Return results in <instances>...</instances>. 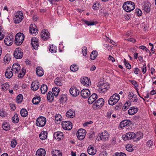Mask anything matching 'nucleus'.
Wrapping results in <instances>:
<instances>
[{"instance_id":"1","label":"nucleus","mask_w":156,"mask_h":156,"mask_svg":"<svg viewBox=\"0 0 156 156\" xmlns=\"http://www.w3.org/2000/svg\"><path fill=\"white\" fill-rule=\"evenodd\" d=\"M135 4L131 1H127L125 2L123 5V8L126 12H130L135 8Z\"/></svg>"},{"instance_id":"2","label":"nucleus","mask_w":156,"mask_h":156,"mask_svg":"<svg viewBox=\"0 0 156 156\" xmlns=\"http://www.w3.org/2000/svg\"><path fill=\"white\" fill-rule=\"evenodd\" d=\"M24 35L21 33H18L16 35L14 42L17 45H21L24 40Z\"/></svg>"},{"instance_id":"3","label":"nucleus","mask_w":156,"mask_h":156,"mask_svg":"<svg viewBox=\"0 0 156 156\" xmlns=\"http://www.w3.org/2000/svg\"><path fill=\"white\" fill-rule=\"evenodd\" d=\"M120 97L118 94H115L109 98L108 102L109 104L113 105L116 104L119 100Z\"/></svg>"},{"instance_id":"4","label":"nucleus","mask_w":156,"mask_h":156,"mask_svg":"<svg viewBox=\"0 0 156 156\" xmlns=\"http://www.w3.org/2000/svg\"><path fill=\"white\" fill-rule=\"evenodd\" d=\"M104 100L102 98H100L97 100L93 105V108L94 110L100 109L103 105Z\"/></svg>"},{"instance_id":"5","label":"nucleus","mask_w":156,"mask_h":156,"mask_svg":"<svg viewBox=\"0 0 156 156\" xmlns=\"http://www.w3.org/2000/svg\"><path fill=\"white\" fill-rule=\"evenodd\" d=\"M100 82L98 84V86H99V88L98 89V90L100 92H102L103 93L105 92L110 87L109 84L107 83H104L101 84V82Z\"/></svg>"},{"instance_id":"6","label":"nucleus","mask_w":156,"mask_h":156,"mask_svg":"<svg viewBox=\"0 0 156 156\" xmlns=\"http://www.w3.org/2000/svg\"><path fill=\"white\" fill-rule=\"evenodd\" d=\"M14 21L16 23H20L23 18V14L21 11L18 12L15 14Z\"/></svg>"},{"instance_id":"7","label":"nucleus","mask_w":156,"mask_h":156,"mask_svg":"<svg viewBox=\"0 0 156 156\" xmlns=\"http://www.w3.org/2000/svg\"><path fill=\"white\" fill-rule=\"evenodd\" d=\"M46 122V119L44 117L40 116L37 118L36 121V124L37 126L42 127L45 125Z\"/></svg>"},{"instance_id":"8","label":"nucleus","mask_w":156,"mask_h":156,"mask_svg":"<svg viewBox=\"0 0 156 156\" xmlns=\"http://www.w3.org/2000/svg\"><path fill=\"white\" fill-rule=\"evenodd\" d=\"M23 52L21 48H16L14 52V56L16 59H20L23 56Z\"/></svg>"},{"instance_id":"9","label":"nucleus","mask_w":156,"mask_h":156,"mask_svg":"<svg viewBox=\"0 0 156 156\" xmlns=\"http://www.w3.org/2000/svg\"><path fill=\"white\" fill-rule=\"evenodd\" d=\"M86 131L83 129H79L76 134L78 139L80 140L83 139L86 135Z\"/></svg>"},{"instance_id":"10","label":"nucleus","mask_w":156,"mask_h":156,"mask_svg":"<svg viewBox=\"0 0 156 156\" xmlns=\"http://www.w3.org/2000/svg\"><path fill=\"white\" fill-rule=\"evenodd\" d=\"M62 125L63 129L66 130H70L72 127V123L69 121H63Z\"/></svg>"},{"instance_id":"11","label":"nucleus","mask_w":156,"mask_h":156,"mask_svg":"<svg viewBox=\"0 0 156 156\" xmlns=\"http://www.w3.org/2000/svg\"><path fill=\"white\" fill-rule=\"evenodd\" d=\"M80 82L83 85L86 87L91 85L90 81L87 77H82L80 79Z\"/></svg>"},{"instance_id":"12","label":"nucleus","mask_w":156,"mask_h":156,"mask_svg":"<svg viewBox=\"0 0 156 156\" xmlns=\"http://www.w3.org/2000/svg\"><path fill=\"white\" fill-rule=\"evenodd\" d=\"M70 94L73 97H76L79 95L80 93L79 90L74 86L72 87L69 90Z\"/></svg>"},{"instance_id":"13","label":"nucleus","mask_w":156,"mask_h":156,"mask_svg":"<svg viewBox=\"0 0 156 156\" xmlns=\"http://www.w3.org/2000/svg\"><path fill=\"white\" fill-rule=\"evenodd\" d=\"M109 135L105 131L99 135V137L100 139L103 141H106L108 139Z\"/></svg>"},{"instance_id":"14","label":"nucleus","mask_w":156,"mask_h":156,"mask_svg":"<svg viewBox=\"0 0 156 156\" xmlns=\"http://www.w3.org/2000/svg\"><path fill=\"white\" fill-rule=\"evenodd\" d=\"M80 94L83 98H86L88 97V96L90 95V93L88 89H83L81 91Z\"/></svg>"},{"instance_id":"15","label":"nucleus","mask_w":156,"mask_h":156,"mask_svg":"<svg viewBox=\"0 0 156 156\" xmlns=\"http://www.w3.org/2000/svg\"><path fill=\"white\" fill-rule=\"evenodd\" d=\"M39 43L37 39L34 37L31 39V44L35 49H37L39 46Z\"/></svg>"},{"instance_id":"16","label":"nucleus","mask_w":156,"mask_h":156,"mask_svg":"<svg viewBox=\"0 0 156 156\" xmlns=\"http://www.w3.org/2000/svg\"><path fill=\"white\" fill-rule=\"evenodd\" d=\"M11 67H9L6 69L5 75L6 78L9 79L12 77L13 75V72L10 69Z\"/></svg>"},{"instance_id":"17","label":"nucleus","mask_w":156,"mask_h":156,"mask_svg":"<svg viewBox=\"0 0 156 156\" xmlns=\"http://www.w3.org/2000/svg\"><path fill=\"white\" fill-rule=\"evenodd\" d=\"M98 96L96 94L94 93L92 94L88 98V103L89 104H92L96 100Z\"/></svg>"},{"instance_id":"18","label":"nucleus","mask_w":156,"mask_h":156,"mask_svg":"<svg viewBox=\"0 0 156 156\" xmlns=\"http://www.w3.org/2000/svg\"><path fill=\"white\" fill-rule=\"evenodd\" d=\"M54 136L55 139L60 140L62 139L63 137V133L61 132H58L55 133L54 134Z\"/></svg>"},{"instance_id":"19","label":"nucleus","mask_w":156,"mask_h":156,"mask_svg":"<svg viewBox=\"0 0 156 156\" xmlns=\"http://www.w3.org/2000/svg\"><path fill=\"white\" fill-rule=\"evenodd\" d=\"M20 69V65L17 63H15L13 64L12 68L11 69L13 72H14L15 73H17Z\"/></svg>"},{"instance_id":"20","label":"nucleus","mask_w":156,"mask_h":156,"mask_svg":"<svg viewBox=\"0 0 156 156\" xmlns=\"http://www.w3.org/2000/svg\"><path fill=\"white\" fill-rule=\"evenodd\" d=\"M13 42V39L10 38L9 37L7 36L4 39V42L7 46L11 45Z\"/></svg>"},{"instance_id":"21","label":"nucleus","mask_w":156,"mask_h":156,"mask_svg":"<svg viewBox=\"0 0 156 156\" xmlns=\"http://www.w3.org/2000/svg\"><path fill=\"white\" fill-rule=\"evenodd\" d=\"M39 83L38 82L33 81L31 85V88L34 91H36L39 88Z\"/></svg>"},{"instance_id":"22","label":"nucleus","mask_w":156,"mask_h":156,"mask_svg":"<svg viewBox=\"0 0 156 156\" xmlns=\"http://www.w3.org/2000/svg\"><path fill=\"white\" fill-rule=\"evenodd\" d=\"M46 151L44 149L41 148L38 149L36 152V156H45Z\"/></svg>"},{"instance_id":"23","label":"nucleus","mask_w":156,"mask_h":156,"mask_svg":"<svg viewBox=\"0 0 156 156\" xmlns=\"http://www.w3.org/2000/svg\"><path fill=\"white\" fill-rule=\"evenodd\" d=\"M87 152L89 154L93 155L96 154V150L94 148V147L90 146L88 148Z\"/></svg>"},{"instance_id":"24","label":"nucleus","mask_w":156,"mask_h":156,"mask_svg":"<svg viewBox=\"0 0 156 156\" xmlns=\"http://www.w3.org/2000/svg\"><path fill=\"white\" fill-rule=\"evenodd\" d=\"M131 122L129 120H125L122 121L120 124V126L121 128H123L128 125L131 124Z\"/></svg>"},{"instance_id":"25","label":"nucleus","mask_w":156,"mask_h":156,"mask_svg":"<svg viewBox=\"0 0 156 156\" xmlns=\"http://www.w3.org/2000/svg\"><path fill=\"white\" fill-rule=\"evenodd\" d=\"M41 36L44 40H46L49 37V34L48 31H42L41 33Z\"/></svg>"},{"instance_id":"26","label":"nucleus","mask_w":156,"mask_h":156,"mask_svg":"<svg viewBox=\"0 0 156 156\" xmlns=\"http://www.w3.org/2000/svg\"><path fill=\"white\" fill-rule=\"evenodd\" d=\"M138 111L137 108L134 107H131L128 111V114L130 115H133Z\"/></svg>"},{"instance_id":"27","label":"nucleus","mask_w":156,"mask_h":156,"mask_svg":"<svg viewBox=\"0 0 156 156\" xmlns=\"http://www.w3.org/2000/svg\"><path fill=\"white\" fill-rule=\"evenodd\" d=\"M36 73L37 75L39 76H42L44 74V72L42 69V68L40 67H38L36 69Z\"/></svg>"},{"instance_id":"28","label":"nucleus","mask_w":156,"mask_h":156,"mask_svg":"<svg viewBox=\"0 0 156 156\" xmlns=\"http://www.w3.org/2000/svg\"><path fill=\"white\" fill-rule=\"evenodd\" d=\"M143 136V133L141 132H138L136 134L135 133L134 138L135 139L136 141H138L140 139L142 138Z\"/></svg>"},{"instance_id":"29","label":"nucleus","mask_w":156,"mask_h":156,"mask_svg":"<svg viewBox=\"0 0 156 156\" xmlns=\"http://www.w3.org/2000/svg\"><path fill=\"white\" fill-rule=\"evenodd\" d=\"M47 133L46 131H42L40 134V138L42 140H44L47 138Z\"/></svg>"},{"instance_id":"30","label":"nucleus","mask_w":156,"mask_h":156,"mask_svg":"<svg viewBox=\"0 0 156 156\" xmlns=\"http://www.w3.org/2000/svg\"><path fill=\"white\" fill-rule=\"evenodd\" d=\"M41 100V98L39 96H37L34 97L32 100V102L34 104L37 105Z\"/></svg>"},{"instance_id":"31","label":"nucleus","mask_w":156,"mask_h":156,"mask_svg":"<svg viewBox=\"0 0 156 156\" xmlns=\"http://www.w3.org/2000/svg\"><path fill=\"white\" fill-rule=\"evenodd\" d=\"M75 115L74 112L71 110H69L66 113V116L67 117L73 118Z\"/></svg>"},{"instance_id":"32","label":"nucleus","mask_w":156,"mask_h":156,"mask_svg":"<svg viewBox=\"0 0 156 156\" xmlns=\"http://www.w3.org/2000/svg\"><path fill=\"white\" fill-rule=\"evenodd\" d=\"M36 28H34L33 27V24H31L30 27L29 31L31 34H36V33H37L38 30L36 29Z\"/></svg>"},{"instance_id":"33","label":"nucleus","mask_w":156,"mask_h":156,"mask_svg":"<svg viewBox=\"0 0 156 156\" xmlns=\"http://www.w3.org/2000/svg\"><path fill=\"white\" fill-rule=\"evenodd\" d=\"M51 154L53 156H62V153L58 150H53L51 152Z\"/></svg>"},{"instance_id":"34","label":"nucleus","mask_w":156,"mask_h":156,"mask_svg":"<svg viewBox=\"0 0 156 156\" xmlns=\"http://www.w3.org/2000/svg\"><path fill=\"white\" fill-rule=\"evenodd\" d=\"M97 55L98 52L97 51L95 50L93 51L90 55V59L92 60L95 59L97 57Z\"/></svg>"},{"instance_id":"35","label":"nucleus","mask_w":156,"mask_h":156,"mask_svg":"<svg viewBox=\"0 0 156 156\" xmlns=\"http://www.w3.org/2000/svg\"><path fill=\"white\" fill-rule=\"evenodd\" d=\"M48 90L47 86L45 84H43L41 87V90L42 94H44Z\"/></svg>"},{"instance_id":"36","label":"nucleus","mask_w":156,"mask_h":156,"mask_svg":"<svg viewBox=\"0 0 156 156\" xmlns=\"http://www.w3.org/2000/svg\"><path fill=\"white\" fill-rule=\"evenodd\" d=\"M135 133L133 132H130L126 134V136L128 137L127 138L129 140L134 138Z\"/></svg>"},{"instance_id":"37","label":"nucleus","mask_w":156,"mask_h":156,"mask_svg":"<svg viewBox=\"0 0 156 156\" xmlns=\"http://www.w3.org/2000/svg\"><path fill=\"white\" fill-rule=\"evenodd\" d=\"M20 114L22 116L26 117L28 115V112L26 109L23 108L20 111Z\"/></svg>"},{"instance_id":"38","label":"nucleus","mask_w":156,"mask_h":156,"mask_svg":"<svg viewBox=\"0 0 156 156\" xmlns=\"http://www.w3.org/2000/svg\"><path fill=\"white\" fill-rule=\"evenodd\" d=\"M12 121L14 123H17L19 121V117L17 113H16L12 119Z\"/></svg>"},{"instance_id":"39","label":"nucleus","mask_w":156,"mask_h":156,"mask_svg":"<svg viewBox=\"0 0 156 156\" xmlns=\"http://www.w3.org/2000/svg\"><path fill=\"white\" fill-rule=\"evenodd\" d=\"M55 83L56 85L59 86H61L62 85V84L61 79L60 78L58 77H57L55 79Z\"/></svg>"},{"instance_id":"40","label":"nucleus","mask_w":156,"mask_h":156,"mask_svg":"<svg viewBox=\"0 0 156 156\" xmlns=\"http://www.w3.org/2000/svg\"><path fill=\"white\" fill-rule=\"evenodd\" d=\"M47 98L48 100L50 101H52L53 100L54 97L52 92L51 91H49L48 94Z\"/></svg>"},{"instance_id":"41","label":"nucleus","mask_w":156,"mask_h":156,"mask_svg":"<svg viewBox=\"0 0 156 156\" xmlns=\"http://www.w3.org/2000/svg\"><path fill=\"white\" fill-rule=\"evenodd\" d=\"M52 91L54 93V95L57 96L59 92L60 91V89L58 88V87H55L52 88Z\"/></svg>"},{"instance_id":"42","label":"nucleus","mask_w":156,"mask_h":156,"mask_svg":"<svg viewBox=\"0 0 156 156\" xmlns=\"http://www.w3.org/2000/svg\"><path fill=\"white\" fill-rule=\"evenodd\" d=\"M2 127L4 130L7 131L9 130V126L7 123L4 122L2 124Z\"/></svg>"},{"instance_id":"43","label":"nucleus","mask_w":156,"mask_h":156,"mask_svg":"<svg viewBox=\"0 0 156 156\" xmlns=\"http://www.w3.org/2000/svg\"><path fill=\"white\" fill-rule=\"evenodd\" d=\"M49 50L52 53H55L57 51V49L52 44L49 47Z\"/></svg>"},{"instance_id":"44","label":"nucleus","mask_w":156,"mask_h":156,"mask_svg":"<svg viewBox=\"0 0 156 156\" xmlns=\"http://www.w3.org/2000/svg\"><path fill=\"white\" fill-rule=\"evenodd\" d=\"M78 69L77 66L75 64L72 65L70 67L71 70L74 72L77 71Z\"/></svg>"},{"instance_id":"45","label":"nucleus","mask_w":156,"mask_h":156,"mask_svg":"<svg viewBox=\"0 0 156 156\" xmlns=\"http://www.w3.org/2000/svg\"><path fill=\"white\" fill-rule=\"evenodd\" d=\"M11 57L9 54H7L4 57V59L5 62L8 63L11 60Z\"/></svg>"},{"instance_id":"46","label":"nucleus","mask_w":156,"mask_h":156,"mask_svg":"<svg viewBox=\"0 0 156 156\" xmlns=\"http://www.w3.org/2000/svg\"><path fill=\"white\" fill-rule=\"evenodd\" d=\"M23 96L21 94L18 95L16 98V101L18 103H21L23 100Z\"/></svg>"},{"instance_id":"47","label":"nucleus","mask_w":156,"mask_h":156,"mask_svg":"<svg viewBox=\"0 0 156 156\" xmlns=\"http://www.w3.org/2000/svg\"><path fill=\"white\" fill-rule=\"evenodd\" d=\"M62 117L59 114H57L55 116V120L57 122H60L62 120Z\"/></svg>"},{"instance_id":"48","label":"nucleus","mask_w":156,"mask_h":156,"mask_svg":"<svg viewBox=\"0 0 156 156\" xmlns=\"http://www.w3.org/2000/svg\"><path fill=\"white\" fill-rule=\"evenodd\" d=\"M2 89L6 90L9 88V84L7 83H5L2 84L1 86Z\"/></svg>"},{"instance_id":"49","label":"nucleus","mask_w":156,"mask_h":156,"mask_svg":"<svg viewBox=\"0 0 156 156\" xmlns=\"http://www.w3.org/2000/svg\"><path fill=\"white\" fill-rule=\"evenodd\" d=\"M124 63L126 67L128 69H130L131 68V65L127 61H126L125 59H124Z\"/></svg>"},{"instance_id":"50","label":"nucleus","mask_w":156,"mask_h":156,"mask_svg":"<svg viewBox=\"0 0 156 156\" xmlns=\"http://www.w3.org/2000/svg\"><path fill=\"white\" fill-rule=\"evenodd\" d=\"M84 23L86 24L88 26L93 25L94 24L95 22H94L89 21H88L83 20Z\"/></svg>"},{"instance_id":"51","label":"nucleus","mask_w":156,"mask_h":156,"mask_svg":"<svg viewBox=\"0 0 156 156\" xmlns=\"http://www.w3.org/2000/svg\"><path fill=\"white\" fill-rule=\"evenodd\" d=\"M17 144V142L15 139H12L11 142V146L12 147H15Z\"/></svg>"},{"instance_id":"52","label":"nucleus","mask_w":156,"mask_h":156,"mask_svg":"<svg viewBox=\"0 0 156 156\" xmlns=\"http://www.w3.org/2000/svg\"><path fill=\"white\" fill-rule=\"evenodd\" d=\"M6 112L2 109L0 110V115L1 117H5L6 116Z\"/></svg>"},{"instance_id":"53","label":"nucleus","mask_w":156,"mask_h":156,"mask_svg":"<svg viewBox=\"0 0 156 156\" xmlns=\"http://www.w3.org/2000/svg\"><path fill=\"white\" fill-rule=\"evenodd\" d=\"M135 12L136 14L137 15L139 16H141L142 14L141 11L138 9H136Z\"/></svg>"},{"instance_id":"54","label":"nucleus","mask_w":156,"mask_h":156,"mask_svg":"<svg viewBox=\"0 0 156 156\" xmlns=\"http://www.w3.org/2000/svg\"><path fill=\"white\" fill-rule=\"evenodd\" d=\"M126 149L127 151L129 152H131L133 150L131 145H127L126 147Z\"/></svg>"},{"instance_id":"55","label":"nucleus","mask_w":156,"mask_h":156,"mask_svg":"<svg viewBox=\"0 0 156 156\" xmlns=\"http://www.w3.org/2000/svg\"><path fill=\"white\" fill-rule=\"evenodd\" d=\"M87 48L84 46L83 48L82 52L84 56L86 55L87 54Z\"/></svg>"},{"instance_id":"56","label":"nucleus","mask_w":156,"mask_h":156,"mask_svg":"<svg viewBox=\"0 0 156 156\" xmlns=\"http://www.w3.org/2000/svg\"><path fill=\"white\" fill-rule=\"evenodd\" d=\"M24 71H25V70L24 69H23L22 70V71H21L19 74L18 75V77H19L21 78H22L23 76H24Z\"/></svg>"},{"instance_id":"57","label":"nucleus","mask_w":156,"mask_h":156,"mask_svg":"<svg viewBox=\"0 0 156 156\" xmlns=\"http://www.w3.org/2000/svg\"><path fill=\"white\" fill-rule=\"evenodd\" d=\"M115 156H126V154L123 153H115Z\"/></svg>"},{"instance_id":"58","label":"nucleus","mask_w":156,"mask_h":156,"mask_svg":"<svg viewBox=\"0 0 156 156\" xmlns=\"http://www.w3.org/2000/svg\"><path fill=\"white\" fill-rule=\"evenodd\" d=\"M129 81L135 87H137V84L136 81L134 80H129Z\"/></svg>"},{"instance_id":"59","label":"nucleus","mask_w":156,"mask_h":156,"mask_svg":"<svg viewBox=\"0 0 156 156\" xmlns=\"http://www.w3.org/2000/svg\"><path fill=\"white\" fill-rule=\"evenodd\" d=\"M126 40L128 41H129L133 43L136 42V40L133 38L127 39Z\"/></svg>"},{"instance_id":"60","label":"nucleus","mask_w":156,"mask_h":156,"mask_svg":"<svg viewBox=\"0 0 156 156\" xmlns=\"http://www.w3.org/2000/svg\"><path fill=\"white\" fill-rule=\"evenodd\" d=\"M107 154L105 151L101 152L99 154V156H107Z\"/></svg>"},{"instance_id":"61","label":"nucleus","mask_w":156,"mask_h":156,"mask_svg":"<svg viewBox=\"0 0 156 156\" xmlns=\"http://www.w3.org/2000/svg\"><path fill=\"white\" fill-rule=\"evenodd\" d=\"M150 8L148 6H145L144 7V10L147 12H148L150 11Z\"/></svg>"},{"instance_id":"62","label":"nucleus","mask_w":156,"mask_h":156,"mask_svg":"<svg viewBox=\"0 0 156 156\" xmlns=\"http://www.w3.org/2000/svg\"><path fill=\"white\" fill-rule=\"evenodd\" d=\"M10 105L12 110H14L15 109L16 107L15 105L14 104L11 103L10 104Z\"/></svg>"},{"instance_id":"63","label":"nucleus","mask_w":156,"mask_h":156,"mask_svg":"<svg viewBox=\"0 0 156 156\" xmlns=\"http://www.w3.org/2000/svg\"><path fill=\"white\" fill-rule=\"evenodd\" d=\"M146 64H144L142 68V71L144 73H145L146 71Z\"/></svg>"},{"instance_id":"64","label":"nucleus","mask_w":156,"mask_h":156,"mask_svg":"<svg viewBox=\"0 0 156 156\" xmlns=\"http://www.w3.org/2000/svg\"><path fill=\"white\" fill-rule=\"evenodd\" d=\"M108 59L109 60L112 61V62H114L115 61V58L111 55L109 56Z\"/></svg>"}]
</instances>
